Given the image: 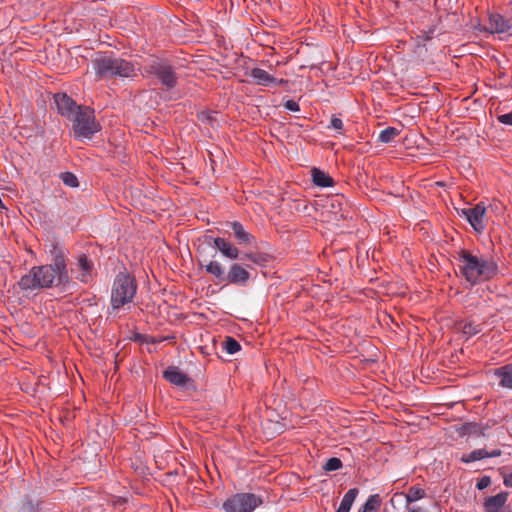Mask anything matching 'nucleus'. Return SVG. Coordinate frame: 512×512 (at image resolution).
I'll return each mask as SVG.
<instances>
[{"label": "nucleus", "mask_w": 512, "mask_h": 512, "mask_svg": "<svg viewBox=\"0 0 512 512\" xmlns=\"http://www.w3.org/2000/svg\"><path fill=\"white\" fill-rule=\"evenodd\" d=\"M312 181L318 187H331L334 184V180L324 171L313 168L312 171Z\"/></svg>", "instance_id": "aec40b11"}, {"label": "nucleus", "mask_w": 512, "mask_h": 512, "mask_svg": "<svg viewBox=\"0 0 512 512\" xmlns=\"http://www.w3.org/2000/svg\"><path fill=\"white\" fill-rule=\"evenodd\" d=\"M52 262L46 265L34 266L18 281V287L23 291L58 287L69 282L65 253L62 248L53 246L50 251Z\"/></svg>", "instance_id": "f257e3e1"}, {"label": "nucleus", "mask_w": 512, "mask_h": 512, "mask_svg": "<svg viewBox=\"0 0 512 512\" xmlns=\"http://www.w3.org/2000/svg\"><path fill=\"white\" fill-rule=\"evenodd\" d=\"M230 226L233 231L234 239L239 245L247 246L255 242V237L246 231L240 222L234 221L230 224Z\"/></svg>", "instance_id": "dca6fc26"}, {"label": "nucleus", "mask_w": 512, "mask_h": 512, "mask_svg": "<svg viewBox=\"0 0 512 512\" xmlns=\"http://www.w3.org/2000/svg\"><path fill=\"white\" fill-rule=\"evenodd\" d=\"M381 506L379 494L370 495L359 512H377Z\"/></svg>", "instance_id": "4be33fe9"}, {"label": "nucleus", "mask_w": 512, "mask_h": 512, "mask_svg": "<svg viewBox=\"0 0 512 512\" xmlns=\"http://www.w3.org/2000/svg\"><path fill=\"white\" fill-rule=\"evenodd\" d=\"M224 349L228 354H235L241 349V345L236 339L228 336L224 341Z\"/></svg>", "instance_id": "bb28decb"}, {"label": "nucleus", "mask_w": 512, "mask_h": 512, "mask_svg": "<svg viewBox=\"0 0 512 512\" xmlns=\"http://www.w3.org/2000/svg\"><path fill=\"white\" fill-rule=\"evenodd\" d=\"M206 118H207V120H209V121H211V120H212V116H210V115H207V116H206Z\"/></svg>", "instance_id": "4c0bfd02"}, {"label": "nucleus", "mask_w": 512, "mask_h": 512, "mask_svg": "<svg viewBox=\"0 0 512 512\" xmlns=\"http://www.w3.org/2000/svg\"><path fill=\"white\" fill-rule=\"evenodd\" d=\"M96 74L101 78H133L136 69L132 62L112 55H103L93 62Z\"/></svg>", "instance_id": "7ed1b4c3"}, {"label": "nucleus", "mask_w": 512, "mask_h": 512, "mask_svg": "<svg viewBox=\"0 0 512 512\" xmlns=\"http://www.w3.org/2000/svg\"><path fill=\"white\" fill-rule=\"evenodd\" d=\"M489 27L492 33H508L512 29L510 20L505 19L502 15L495 13L489 17Z\"/></svg>", "instance_id": "a211bd4d"}, {"label": "nucleus", "mask_w": 512, "mask_h": 512, "mask_svg": "<svg viewBox=\"0 0 512 512\" xmlns=\"http://www.w3.org/2000/svg\"><path fill=\"white\" fill-rule=\"evenodd\" d=\"M146 73L155 77L165 92L172 91L178 85L175 68L166 60H154L145 67Z\"/></svg>", "instance_id": "423d86ee"}, {"label": "nucleus", "mask_w": 512, "mask_h": 512, "mask_svg": "<svg viewBox=\"0 0 512 512\" xmlns=\"http://www.w3.org/2000/svg\"><path fill=\"white\" fill-rule=\"evenodd\" d=\"M262 502L256 494L236 493L223 502L222 508L225 512H253Z\"/></svg>", "instance_id": "0eeeda50"}, {"label": "nucleus", "mask_w": 512, "mask_h": 512, "mask_svg": "<svg viewBox=\"0 0 512 512\" xmlns=\"http://www.w3.org/2000/svg\"><path fill=\"white\" fill-rule=\"evenodd\" d=\"M426 496V492L423 488L418 486H412L409 488L408 492L405 494V499L407 504L413 503L417 500H420Z\"/></svg>", "instance_id": "b1692460"}, {"label": "nucleus", "mask_w": 512, "mask_h": 512, "mask_svg": "<svg viewBox=\"0 0 512 512\" xmlns=\"http://www.w3.org/2000/svg\"><path fill=\"white\" fill-rule=\"evenodd\" d=\"M491 372L500 387L512 390V363L494 368Z\"/></svg>", "instance_id": "ddd939ff"}, {"label": "nucleus", "mask_w": 512, "mask_h": 512, "mask_svg": "<svg viewBox=\"0 0 512 512\" xmlns=\"http://www.w3.org/2000/svg\"><path fill=\"white\" fill-rule=\"evenodd\" d=\"M502 455V451L500 449H493L491 451H487L486 449H475L470 453L463 454L460 458V461L463 463H470L478 460H482L485 458H494Z\"/></svg>", "instance_id": "2eb2a0df"}, {"label": "nucleus", "mask_w": 512, "mask_h": 512, "mask_svg": "<svg viewBox=\"0 0 512 512\" xmlns=\"http://www.w3.org/2000/svg\"><path fill=\"white\" fill-rule=\"evenodd\" d=\"M137 292V283L133 276L126 272L116 275L111 289V307L118 310L133 301Z\"/></svg>", "instance_id": "20e7f679"}, {"label": "nucleus", "mask_w": 512, "mask_h": 512, "mask_svg": "<svg viewBox=\"0 0 512 512\" xmlns=\"http://www.w3.org/2000/svg\"><path fill=\"white\" fill-rule=\"evenodd\" d=\"M335 203H337V204H338L339 210L341 211V210H342L341 206H342V204H343V197H340V196L336 195V197H335L334 199H332V204H331V206H332L333 208H335Z\"/></svg>", "instance_id": "f704fd0d"}, {"label": "nucleus", "mask_w": 512, "mask_h": 512, "mask_svg": "<svg viewBox=\"0 0 512 512\" xmlns=\"http://www.w3.org/2000/svg\"><path fill=\"white\" fill-rule=\"evenodd\" d=\"M497 120L502 124L512 125V111L506 114L498 115Z\"/></svg>", "instance_id": "473e14b6"}, {"label": "nucleus", "mask_w": 512, "mask_h": 512, "mask_svg": "<svg viewBox=\"0 0 512 512\" xmlns=\"http://www.w3.org/2000/svg\"><path fill=\"white\" fill-rule=\"evenodd\" d=\"M60 178L63 181V183L68 187L75 188L79 186V181L77 177L71 172L61 173Z\"/></svg>", "instance_id": "cd10ccee"}, {"label": "nucleus", "mask_w": 512, "mask_h": 512, "mask_svg": "<svg viewBox=\"0 0 512 512\" xmlns=\"http://www.w3.org/2000/svg\"><path fill=\"white\" fill-rule=\"evenodd\" d=\"M407 512H423V510L420 508V507H412V508H407Z\"/></svg>", "instance_id": "e433bc0d"}, {"label": "nucleus", "mask_w": 512, "mask_h": 512, "mask_svg": "<svg viewBox=\"0 0 512 512\" xmlns=\"http://www.w3.org/2000/svg\"><path fill=\"white\" fill-rule=\"evenodd\" d=\"M398 135H399V130L397 128L387 127L379 133L378 139L382 143H389Z\"/></svg>", "instance_id": "a878e982"}, {"label": "nucleus", "mask_w": 512, "mask_h": 512, "mask_svg": "<svg viewBox=\"0 0 512 512\" xmlns=\"http://www.w3.org/2000/svg\"><path fill=\"white\" fill-rule=\"evenodd\" d=\"M165 380L173 385L185 387L190 381V377L182 372L178 367L170 366L163 372Z\"/></svg>", "instance_id": "4468645a"}, {"label": "nucleus", "mask_w": 512, "mask_h": 512, "mask_svg": "<svg viewBox=\"0 0 512 512\" xmlns=\"http://www.w3.org/2000/svg\"><path fill=\"white\" fill-rule=\"evenodd\" d=\"M504 484L507 487H512V472L504 475Z\"/></svg>", "instance_id": "c9c22d12"}, {"label": "nucleus", "mask_w": 512, "mask_h": 512, "mask_svg": "<svg viewBox=\"0 0 512 512\" xmlns=\"http://www.w3.org/2000/svg\"><path fill=\"white\" fill-rule=\"evenodd\" d=\"M457 260L461 275L471 286L488 281L498 273V265L492 258L478 256L470 250L459 251Z\"/></svg>", "instance_id": "f03ea898"}, {"label": "nucleus", "mask_w": 512, "mask_h": 512, "mask_svg": "<svg viewBox=\"0 0 512 512\" xmlns=\"http://www.w3.org/2000/svg\"><path fill=\"white\" fill-rule=\"evenodd\" d=\"M433 32V29H430L429 31H422L421 34L417 36L418 43L431 40L433 37Z\"/></svg>", "instance_id": "2f4dec72"}, {"label": "nucleus", "mask_w": 512, "mask_h": 512, "mask_svg": "<svg viewBox=\"0 0 512 512\" xmlns=\"http://www.w3.org/2000/svg\"><path fill=\"white\" fill-rule=\"evenodd\" d=\"M485 214L486 207L479 203L472 208L462 209L460 216L465 218L476 232L481 233L486 227L484 222Z\"/></svg>", "instance_id": "6e6552de"}, {"label": "nucleus", "mask_w": 512, "mask_h": 512, "mask_svg": "<svg viewBox=\"0 0 512 512\" xmlns=\"http://www.w3.org/2000/svg\"><path fill=\"white\" fill-rule=\"evenodd\" d=\"M205 269L207 273L215 276L220 281H225L226 274L224 273V268L218 261H210Z\"/></svg>", "instance_id": "5701e85b"}, {"label": "nucleus", "mask_w": 512, "mask_h": 512, "mask_svg": "<svg viewBox=\"0 0 512 512\" xmlns=\"http://www.w3.org/2000/svg\"><path fill=\"white\" fill-rule=\"evenodd\" d=\"M284 107H285L287 110H289V111H293V112H297V111H299V110H300V106H299V104H298L296 101L292 100V99L287 100V101L284 103Z\"/></svg>", "instance_id": "72a5a7b5"}, {"label": "nucleus", "mask_w": 512, "mask_h": 512, "mask_svg": "<svg viewBox=\"0 0 512 512\" xmlns=\"http://www.w3.org/2000/svg\"><path fill=\"white\" fill-rule=\"evenodd\" d=\"M72 128L75 138L91 139L94 134L101 130V125L96 121L94 110L83 106L72 117Z\"/></svg>", "instance_id": "39448f33"}, {"label": "nucleus", "mask_w": 512, "mask_h": 512, "mask_svg": "<svg viewBox=\"0 0 512 512\" xmlns=\"http://www.w3.org/2000/svg\"><path fill=\"white\" fill-rule=\"evenodd\" d=\"M330 127L337 130L339 134H344L343 132V127H344V124H343V121L336 117L335 115L332 116L331 118V122H330Z\"/></svg>", "instance_id": "c756f323"}, {"label": "nucleus", "mask_w": 512, "mask_h": 512, "mask_svg": "<svg viewBox=\"0 0 512 512\" xmlns=\"http://www.w3.org/2000/svg\"><path fill=\"white\" fill-rule=\"evenodd\" d=\"M342 467V461L337 457H331L324 465L326 471H336Z\"/></svg>", "instance_id": "c85d7f7f"}, {"label": "nucleus", "mask_w": 512, "mask_h": 512, "mask_svg": "<svg viewBox=\"0 0 512 512\" xmlns=\"http://www.w3.org/2000/svg\"><path fill=\"white\" fill-rule=\"evenodd\" d=\"M248 75L253 79L255 84L261 86H281L286 83V80L277 79L266 70L257 67L251 69Z\"/></svg>", "instance_id": "9b49d317"}, {"label": "nucleus", "mask_w": 512, "mask_h": 512, "mask_svg": "<svg viewBox=\"0 0 512 512\" xmlns=\"http://www.w3.org/2000/svg\"><path fill=\"white\" fill-rule=\"evenodd\" d=\"M459 329L465 336L469 338L482 331L483 323L476 322L472 319H467L459 323Z\"/></svg>", "instance_id": "6ab92c4d"}, {"label": "nucleus", "mask_w": 512, "mask_h": 512, "mask_svg": "<svg viewBox=\"0 0 512 512\" xmlns=\"http://www.w3.org/2000/svg\"><path fill=\"white\" fill-rule=\"evenodd\" d=\"M250 279V273L240 264L233 263L228 273L226 274L225 281L230 284L238 286H246Z\"/></svg>", "instance_id": "f8f14e48"}, {"label": "nucleus", "mask_w": 512, "mask_h": 512, "mask_svg": "<svg viewBox=\"0 0 512 512\" xmlns=\"http://www.w3.org/2000/svg\"><path fill=\"white\" fill-rule=\"evenodd\" d=\"M213 242L215 247L222 253L223 256L233 260L239 258V249L227 239L217 237L214 238Z\"/></svg>", "instance_id": "f3484780"}, {"label": "nucleus", "mask_w": 512, "mask_h": 512, "mask_svg": "<svg viewBox=\"0 0 512 512\" xmlns=\"http://www.w3.org/2000/svg\"><path fill=\"white\" fill-rule=\"evenodd\" d=\"M491 484V478L489 476H483L481 477L477 483L476 487L478 490H484Z\"/></svg>", "instance_id": "7c9ffc66"}, {"label": "nucleus", "mask_w": 512, "mask_h": 512, "mask_svg": "<svg viewBox=\"0 0 512 512\" xmlns=\"http://www.w3.org/2000/svg\"><path fill=\"white\" fill-rule=\"evenodd\" d=\"M72 273L75 278L82 283H89L93 279L94 264L85 254L77 257V260L72 268Z\"/></svg>", "instance_id": "1a4fd4ad"}, {"label": "nucleus", "mask_w": 512, "mask_h": 512, "mask_svg": "<svg viewBox=\"0 0 512 512\" xmlns=\"http://www.w3.org/2000/svg\"><path fill=\"white\" fill-rule=\"evenodd\" d=\"M243 258L250 260L251 262L259 265L265 266L269 262V255L265 253H245Z\"/></svg>", "instance_id": "393cba45"}, {"label": "nucleus", "mask_w": 512, "mask_h": 512, "mask_svg": "<svg viewBox=\"0 0 512 512\" xmlns=\"http://www.w3.org/2000/svg\"><path fill=\"white\" fill-rule=\"evenodd\" d=\"M358 493L359 490L357 488L349 489L343 496L340 506L336 512H349Z\"/></svg>", "instance_id": "412c9836"}, {"label": "nucleus", "mask_w": 512, "mask_h": 512, "mask_svg": "<svg viewBox=\"0 0 512 512\" xmlns=\"http://www.w3.org/2000/svg\"><path fill=\"white\" fill-rule=\"evenodd\" d=\"M54 102L56 104L58 112L67 117L69 120L78 112V108L83 106L77 105V103L65 93H57L54 95Z\"/></svg>", "instance_id": "9d476101"}]
</instances>
